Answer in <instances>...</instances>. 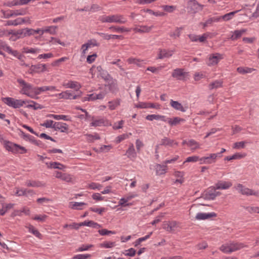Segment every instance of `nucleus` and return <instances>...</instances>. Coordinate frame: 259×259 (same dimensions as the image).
Instances as JSON below:
<instances>
[{
    "label": "nucleus",
    "mask_w": 259,
    "mask_h": 259,
    "mask_svg": "<svg viewBox=\"0 0 259 259\" xmlns=\"http://www.w3.org/2000/svg\"><path fill=\"white\" fill-rule=\"evenodd\" d=\"M99 20L102 23L124 24L127 22L126 18L120 14L103 15L99 17Z\"/></svg>",
    "instance_id": "obj_1"
},
{
    "label": "nucleus",
    "mask_w": 259,
    "mask_h": 259,
    "mask_svg": "<svg viewBox=\"0 0 259 259\" xmlns=\"http://www.w3.org/2000/svg\"><path fill=\"white\" fill-rule=\"evenodd\" d=\"M0 141L2 142L4 141V146L5 148L9 151H11L14 153H19L21 154L25 153L26 152V149L22 146H21L16 144L10 142L9 141H5L3 136L0 134Z\"/></svg>",
    "instance_id": "obj_2"
},
{
    "label": "nucleus",
    "mask_w": 259,
    "mask_h": 259,
    "mask_svg": "<svg viewBox=\"0 0 259 259\" xmlns=\"http://www.w3.org/2000/svg\"><path fill=\"white\" fill-rule=\"evenodd\" d=\"M2 100L8 106L14 108H20L26 104L25 100L15 99L11 97L3 98Z\"/></svg>",
    "instance_id": "obj_3"
},
{
    "label": "nucleus",
    "mask_w": 259,
    "mask_h": 259,
    "mask_svg": "<svg viewBox=\"0 0 259 259\" xmlns=\"http://www.w3.org/2000/svg\"><path fill=\"white\" fill-rule=\"evenodd\" d=\"M17 82L22 87L21 90L20 91L21 94L26 95V96L31 98H35L34 95L29 93V91L32 89L34 91V88L32 87L31 84L27 83L26 81L21 78L18 79Z\"/></svg>",
    "instance_id": "obj_4"
},
{
    "label": "nucleus",
    "mask_w": 259,
    "mask_h": 259,
    "mask_svg": "<svg viewBox=\"0 0 259 259\" xmlns=\"http://www.w3.org/2000/svg\"><path fill=\"white\" fill-rule=\"evenodd\" d=\"M215 186H211L207 189L203 193V197L206 200H214L215 198L221 195V193L217 191Z\"/></svg>",
    "instance_id": "obj_5"
},
{
    "label": "nucleus",
    "mask_w": 259,
    "mask_h": 259,
    "mask_svg": "<svg viewBox=\"0 0 259 259\" xmlns=\"http://www.w3.org/2000/svg\"><path fill=\"white\" fill-rule=\"evenodd\" d=\"M203 8L204 5L198 3L196 0H189L188 2L187 9L192 13L195 14L202 10Z\"/></svg>",
    "instance_id": "obj_6"
},
{
    "label": "nucleus",
    "mask_w": 259,
    "mask_h": 259,
    "mask_svg": "<svg viewBox=\"0 0 259 259\" xmlns=\"http://www.w3.org/2000/svg\"><path fill=\"white\" fill-rule=\"evenodd\" d=\"M178 227L179 223L176 221H165L162 224V228L168 232H174Z\"/></svg>",
    "instance_id": "obj_7"
},
{
    "label": "nucleus",
    "mask_w": 259,
    "mask_h": 259,
    "mask_svg": "<svg viewBox=\"0 0 259 259\" xmlns=\"http://www.w3.org/2000/svg\"><path fill=\"white\" fill-rule=\"evenodd\" d=\"M171 76L177 79L184 80L188 76V73L183 69L177 68L174 70Z\"/></svg>",
    "instance_id": "obj_8"
},
{
    "label": "nucleus",
    "mask_w": 259,
    "mask_h": 259,
    "mask_svg": "<svg viewBox=\"0 0 259 259\" xmlns=\"http://www.w3.org/2000/svg\"><path fill=\"white\" fill-rule=\"evenodd\" d=\"M27 13V11L25 9H21L16 10H11L10 12H4V17L5 18H9L13 16H17L19 15H24Z\"/></svg>",
    "instance_id": "obj_9"
},
{
    "label": "nucleus",
    "mask_w": 259,
    "mask_h": 259,
    "mask_svg": "<svg viewBox=\"0 0 259 259\" xmlns=\"http://www.w3.org/2000/svg\"><path fill=\"white\" fill-rule=\"evenodd\" d=\"M223 58L222 55L219 53L212 54L209 55L207 65L213 66L218 64L219 61Z\"/></svg>",
    "instance_id": "obj_10"
},
{
    "label": "nucleus",
    "mask_w": 259,
    "mask_h": 259,
    "mask_svg": "<svg viewBox=\"0 0 259 259\" xmlns=\"http://www.w3.org/2000/svg\"><path fill=\"white\" fill-rule=\"evenodd\" d=\"M10 34L12 35L10 37V39L12 41H16L17 39L20 38H23L25 37V33H24L23 29L18 30L17 31L10 30L9 31V35Z\"/></svg>",
    "instance_id": "obj_11"
},
{
    "label": "nucleus",
    "mask_w": 259,
    "mask_h": 259,
    "mask_svg": "<svg viewBox=\"0 0 259 259\" xmlns=\"http://www.w3.org/2000/svg\"><path fill=\"white\" fill-rule=\"evenodd\" d=\"M232 186V183L230 181H219L214 185L215 188L217 190H227Z\"/></svg>",
    "instance_id": "obj_12"
},
{
    "label": "nucleus",
    "mask_w": 259,
    "mask_h": 259,
    "mask_svg": "<svg viewBox=\"0 0 259 259\" xmlns=\"http://www.w3.org/2000/svg\"><path fill=\"white\" fill-rule=\"evenodd\" d=\"M99 44L97 42L96 39H91L88 41V42L82 45L81 46V50L82 54L83 55H85L86 53L87 50L91 47H93L95 46H99Z\"/></svg>",
    "instance_id": "obj_13"
},
{
    "label": "nucleus",
    "mask_w": 259,
    "mask_h": 259,
    "mask_svg": "<svg viewBox=\"0 0 259 259\" xmlns=\"http://www.w3.org/2000/svg\"><path fill=\"white\" fill-rule=\"evenodd\" d=\"M47 70V66L45 64H38L37 65H32L29 68L30 73L35 72H44Z\"/></svg>",
    "instance_id": "obj_14"
},
{
    "label": "nucleus",
    "mask_w": 259,
    "mask_h": 259,
    "mask_svg": "<svg viewBox=\"0 0 259 259\" xmlns=\"http://www.w3.org/2000/svg\"><path fill=\"white\" fill-rule=\"evenodd\" d=\"M54 129L55 131H60L61 132H66L68 130V126L66 123L61 122H55Z\"/></svg>",
    "instance_id": "obj_15"
},
{
    "label": "nucleus",
    "mask_w": 259,
    "mask_h": 259,
    "mask_svg": "<svg viewBox=\"0 0 259 259\" xmlns=\"http://www.w3.org/2000/svg\"><path fill=\"white\" fill-rule=\"evenodd\" d=\"M58 95L60 98L65 99H76L80 96V95H74L69 91L63 92Z\"/></svg>",
    "instance_id": "obj_16"
},
{
    "label": "nucleus",
    "mask_w": 259,
    "mask_h": 259,
    "mask_svg": "<svg viewBox=\"0 0 259 259\" xmlns=\"http://www.w3.org/2000/svg\"><path fill=\"white\" fill-rule=\"evenodd\" d=\"M56 87L54 86H44L41 87H36L34 88V95H39L41 92H43L47 91H55L56 90Z\"/></svg>",
    "instance_id": "obj_17"
},
{
    "label": "nucleus",
    "mask_w": 259,
    "mask_h": 259,
    "mask_svg": "<svg viewBox=\"0 0 259 259\" xmlns=\"http://www.w3.org/2000/svg\"><path fill=\"white\" fill-rule=\"evenodd\" d=\"M217 216V214L214 212L211 213H198L195 219L197 220H204L210 219L212 217H215Z\"/></svg>",
    "instance_id": "obj_18"
},
{
    "label": "nucleus",
    "mask_w": 259,
    "mask_h": 259,
    "mask_svg": "<svg viewBox=\"0 0 259 259\" xmlns=\"http://www.w3.org/2000/svg\"><path fill=\"white\" fill-rule=\"evenodd\" d=\"M126 154L127 157L133 160H134L136 158L137 153L134 148L133 144H131L130 145L128 149L126 151Z\"/></svg>",
    "instance_id": "obj_19"
},
{
    "label": "nucleus",
    "mask_w": 259,
    "mask_h": 259,
    "mask_svg": "<svg viewBox=\"0 0 259 259\" xmlns=\"http://www.w3.org/2000/svg\"><path fill=\"white\" fill-rule=\"evenodd\" d=\"M247 30L246 29H242L240 30H236L233 32L232 35L230 37V39L232 40H235L239 38L246 32Z\"/></svg>",
    "instance_id": "obj_20"
},
{
    "label": "nucleus",
    "mask_w": 259,
    "mask_h": 259,
    "mask_svg": "<svg viewBox=\"0 0 259 259\" xmlns=\"http://www.w3.org/2000/svg\"><path fill=\"white\" fill-rule=\"evenodd\" d=\"M173 51H167L166 50H160L158 54V58L160 59H163L164 58H169L171 57L173 54Z\"/></svg>",
    "instance_id": "obj_21"
},
{
    "label": "nucleus",
    "mask_w": 259,
    "mask_h": 259,
    "mask_svg": "<svg viewBox=\"0 0 259 259\" xmlns=\"http://www.w3.org/2000/svg\"><path fill=\"white\" fill-rule=\"evenodd\" d=\"M63 85L67 88L75 89L76 91H78L81 88V85L78 82L74 81H69L64 83Z\"/></svg>",
    "instance_id": "obj_22"
},
{
    "label": "nucleus",
    "mask_w": 259,
    "mask_h": 259,
    "mask_svg": "<svg viewBox=\"0 0 259 259\" xmlns=\"http://www.w3.org/2000/svg\"><path fill=\"white\" fill-rule=\"evenodd\" d=\"M153 27V26L152 25L151 26H140V28L135 27L133 29L134 31L136 32L140 33H148L149 32L152 28Z\"/></svg>",
    "instance_id": "obj_23"
},
{
    "label": "nucleus",
    "mask_w": 259,
    "mask_h": 259,
    "mask_svg": "<svg viewBox=\"0 0 259 259\" xmlns=\"http://www.w3.org/2000/svg\"><path fill=\"white\" fill-rule=\"evenodd\" d=\"M6 51L9 54L17 57L19 60H21L24 57L23 55L20 54L17 51L13 50L10 47H6Z\"/></svg>",
    "instance_id": "obj_24"
},
{
    "label": "nucleus",
    "mask_w": 259,
    "mask_h": 259,
    "mask_svg": "<svg viewBox=\"0 0 259 259\" xmlns=\"http://www.w3.org/2000/svg\"><path fill=\"white\" fill-rule=\"evenodd\" d=\"M46 164L47 165L48 167L49 168L63 169L66 167L65 165L57 162H50L49 163H46Z\"/></svg>",
    "instance_id": "obj_25"
},
{
    "label": "nucleus",
    "mask_w": 259,
    "mask_h": 259,
    "mask_svg": "<svg viewBox=\"0 0 259 259\" xmlns=\"http://www.w3.org/2000/svg\"><path fill=\"white\" fill-rule=\"evenodd\" d=\"M175 144L176 145H178V143L177 142H174V141L172 140H171L168 138L164 137L162 139H161L160 142V145L163 146H172L173 145Z\"/></svg>",
    "instance_id": "obj_26"
},
{
    "label": "nucleus",
    "mask_w": 259,
    "mask_h": 259,
    "mask_svg": "<svg viewBox=\"0 0 259 259\" xmlns=\"http://www.w3.org/2000/svg\"><path fill=\"white\" fill-rule=\"evenodd\" d=\"M167 166L157 164L155 165L156 172L157 175L164 174L166 171Z\"/></svg>",
    "instance_id": "obj_27"
},
{
    "label": "nucleus",
    "mask_w": 259,
    "mask_h": 259,
    "mask_svg": "<svg viewBox=\"0 0 259 259\" xmlns=\"http://www.w3.org/2000/svg\"><path fill=\"white\" fill-rule=\"evenodd\" d=\"M170 104L171 106L175 109L180 110L182 112H185V109L183 107L182 105L178 101H175L172 100H170Z\"/></svg>",
    "instance_id": "obj_28"
},
{
    "label": "nucleus",
    "mask_w": 259,
    "mask_h": 259,
    "mask_svg": "<svg viewBox=\"0 0 259 259\" xmlns=\"http://www.w3.org/2000/svg\"><path fill=\"white\" fill-rule=\"evenodd\" d=\"M121 100L116 99L114 100L108 102V107L111 110H115L120 104Z\"/></svg>",
    "instance_id": "obj_29"
},
{
    "label": "nucleus",
    "mask_w": 259,
    "mask_h": 259,
    "mask_svg": "<svg viewBox=\"0 0 259 259\" xmlns=\"http://www.w3.org/2000/svg\"><path fill=\"white\" fill-rule=\"evenodd\" d=\"M230 245L231 249H233V252L246 247V245L239 242H232L230 243Z\"/></svg>",
    "instance_id": "obj_30"
},
{
    "label": "nucleus",
    "mask_w": 259,
    "mask_h": 259,
    "mask_svg": "<svg viewBox=\"0 0 259 259\" xmlns=\"http://www.w3.org/2000/svg\"><path fill=\"white\" fill-rule=\"evenodd\" d=\"M82 226L91 227L94 228H99L101 227V226L99 224L92 221H84L80 223V227Z\"/></svg>",
    "instance_id": "obj_31"
},
{
    "label": "nucleus",
    "mask_w": 259,
    "mask_h": 259,
    "mask_svg": "<svg viewBox=\"0 0 259 259\" xmlns=\"http://www.w3.org/2000/svg\"><path fill=\"white\" fill-rule=\"evenodd\" d=\"M188 146L191 147V150L193 151L200 148L199 143L193 139L188 141Z\"/></svg>",
    "instance_id": "obj_32"
},
{
    "label": "nucleus",
    "mask_w": 259,
    "mask_h": 259,
    "mask_svg": "<svg viewBox=\"0 0 259 259\" xmlns=\"http://www.w3.org/2000/svg\"><path fill=\"white\" fill-rule=\"evenodd\" d=\"M253 70H254V69L249 68V67H239L237 68V72L242 74H246V73H250Z\"/></svg>",
    "instance_id": "obj_33"
},
{
    "label": "nucleus",
    "mask_w": 259,
    "mask_h": 259,
    "mask_svg": "<svg viewBox=\"0 0 259 259\" xmlns=\"http://www.w3.org/2000/svg\"><path fill=\"white\" fill-rule=\"evenodd\" d=\"M184 119L178 117L171 119L170 118H167V122L171 126L176 125L178 124L181 121H184Z\"/></svg>",
    "instance_id": "obj_34"
},
{
    "label": "nucleus",
    "mask_w": 259,
    "mask_h": 259,
    "mask_svg": "<svg viewBox=\"0 0 259 259\" xmlns=\"http://www.w3.org/2000/svg\"><path fill=\"white\" fill-rule=\"evenodd\" d=\"M222 84L223 81L221 80H217L209 84V88L210 90L218 89L219 88L222 87Z\"/></svg>",
    "instance_id": "obj_35"
},
{
    "label": "nucleus",
    "mask_w": 259,
    "mask_h": 259,
    "mask_svg": "<svg viewBox=\"0 0 259 259\" xmlns=\"http://www.w3.org/2000/svg\"><path fill=\"white\" fill-rule=\"evenodd\" d=\"M25 101H26V103H30V104H28V105H27L26 106V107H28V108H33L35 110H36V109H42L43 108V107L42 106H41L39 104L36 103V102H34L33 101H31V100L27 101V100H26Z\"/></svg>",
    "instance_id": "obj_36"
},
{
    "label": "nucleus",
    "mask_w": 259,
    "mask_h": 259,
    "mask_svg": "<svg viewBox=\"0 0 259 259\" xmlns=\"http://www.w3.org/2000/svg\"><path fill=\"white\" fill-rule=\"evenodd\" d=\"M26 185L28 187H39L44 186V185L39 181H27L26 182Z\"/></svg>",
    "instance_id": "obj_37"
},
{
    "label": "nucleus",
    "mask_w": 259,
    "mask_h": 259,
    "mask_svg": "<svg viewBox=\"0 0 259 259\" xmlns=\"http://www.w3.org/2000/svg\"><path fill=\"white\" fill-rule=\"evenodd\" d=\"M87 205L86 203L84 202H70V207L73 209H81V207Z\"/></svg>",
    "instance_id": "obj_38"
},
{
    "label": "nucleus",
    "mask_w": 259,
    "mask_h": 259,
    "mask_svg": "<svg viewBox=\"0 0 259 259\" xmlns=\"http://www.w3.org/2000/svg\"><path fill=\"white\" fill-rule=\"evenodd\" d=\"M239 11V10L235 11L234 12H231L229 13H227L223 16H222V19H223L224 21H229L232 19V18L234 17L235 14L238 13Z\"/></svg>",
    "instance_id": "obj_39"
},
{
    "label": "nucleus",
    "mask_w": 259,
    "mask_h": 259,
    "mask_svg": "<svg viewBox=\"0 0 259 259\" xmlns=\"http://www.w3.org/2000/svg\"><path fill=\"white\" fill-rule=\"evenodd\" d=\"M104 124V120L103 118H99L97 119H93L92 122L90 123L91 126H99Z\"/></svg>",
    "instance_id": "obj_40"
},
{
    "label": "nucleus",
    "mask_w": 259,
    "mask_h": 259,
    "mask_svg": "<svg viewBox=\"0 0 259 259\" xmlns=\"http://www.w3.org/2000/svg\"><path fill=\"white\" fill-rule=\"evenodd\" d=\"M242 195H245L247 196L249 195H254L259 196V191L254 192L253 190L250 189L248 188H245V190Z\"/></svg>",
    "instance_id": "obj_41"
},
{
    "label": "nucleus",
    "mask_w": 259,
    "mask_h": 259,
    "mask_svg": "<svg viewBox=\"0 0 259 259\" xmlns=\"http://www.w3.org/2000/svg\"><path fill=\"white\" fill-rule=\"evenodd\" d=\"M220 249L224 253H231L233 252V249H231L230 244L222 245Z\"/></svg>",
    "instance_id": "obj_42"
},
{
    "label": "nucleus",
    "mask_w": 259,
    "mask_h": 259,
    "mask_svg": "<svg viewBox=\"0 0 259 259\" xmlns=\"http://www.w3.org/2000/svg\"><path fill=\"white\" fill-rule=\"evenodd\" d=\"M14 206L13 204L9 203L3 206L2 209H0V214L1 215H4L6 211L11 208H12Z\"/></svg>",
    "instance_id": "obj_43"
},
{
    "label": "nucleus",
    "mask_w": 259,
    "mask_h": 259,
    "mask_svg": "<svg viewBox=\"0 0 259 259\" xmlns=\"http://www.w3.org/2000/svg\"><path fill=\"white\" fill-rule=\"evenodd\" d=\"M19 135L21 137H22L24 140H28L32 143L33 141L34 140V137H33L32 136H31L29 135L26 134L25 133H24L21 130H20Z\"/></svg>",
    "instance_id": "obj_44"
},
{
    "label": "nucleus",
    "mask_w": 259,
    "mask_h": 259,
    "mask_svg": "<svg viewBox=\"0 0 259 259\" xmlns=\"http://www.w3.org/2000/svg\"><path fill=\"white\" fill-rule=\"evenodd\" d=\"M181 28H177L174 31L169 33V36L174 38L179 37L181 34Z\"/></svg>",
    "instance_id": "obj_45"
},
{
    "label": "nucleus",
    "mask_w": 259,
    "mask_h": 259,
    "mask_svg": "<svg viewBox=\"0 0 259 259\" xmlns=\"http://www.w3.org/2000/svg\"><path fill=\"white\" fill-rule=\"evenodd\" d=\"M61 180L68 183H71L73 181V177L70 174H63Z\"/></svg>",
    "instance_id": "obj_46"
},
{
    "label": "nucleus",
    "mask_w": 259,
    "mask_h": 259,
    "mask_svg": "<svg viewBox=\"0 0 259 259\" xmlns=\"http://www.w3.org/2000/svg\"><path fill=\"white\" fill-rule=\"evenodd\" d=\"M28 229L29 231L34 235L36 237L40 238V233L37 230H36L33 226L30 225L28 227Z\"/></svg>",
    "instance_id": "obj_47"
},
{
    "label": "nucleus",
    "mask_w": 259,
    "mask_h": 259,
    "mask_svg": "<svg viewBox=\"0 0 259 259\" xmlns=\"http://www.w3.org/2000/svg\"><path fill=\"white\" fill-rule=\"evenodd\" d=\"M57 26H49L44 29V33L45 32H49L51 34H55L56 33V30L57 29Z\"/></svg>",
    "instance_id": "obj_48"
},
{
    "label": "nucleus",
    "mask_w": 259,
    "mask_h": 259,
    "mask_svg": "<svg viewBox=\"0 0 259 259\" xmlns=\"http://www.w3.org/2000/svg\"><path fill=\"white\" fill-rule=\"evenodd\" d=\"M128 201V199H125V198H122L120 199L118 202V205L121 206H126L131 205V203H127Z\"/></svg>",
    "instance_id": "obj_49"
},
{
    "label": "nucleus",
    "mask_w": 259,
    "mask_h": 259,
    "mask_svg": "<svg viewBox=\"0 0 259 259\" xmlns=\"http://www.w3.org/2000/svg\"><path fill=\"white\" fill-rule=\"evenodd\" d=\"M162 8L164 11L168 13H172L176 9V7L174 6L163 5Z\"/></svg>",
    "instance_id": "obj_50"
},
{
    "label": "nucleus",
    "mask_w": 259,
    "mask_h": 259,
    "mask_svg": "<svg viewBox=\"0 0 259 259\" xmlns=\"http://www.w3.org/2000/svg\"><path fill=\"white\" fill-rule=\"evenodd\" d=\"M55 122L52 120H46L44 123L41 124V125L45 126L46 128H54V123Z\"/></svg>",
    "instance_id": "obj_51"
},
{
    "label": "nucleus",
    "mask_w": 259,
    "mask_h": 259,
    "mask_svg": "<svg viewBox=\"0 0 259 259\" xmlns=\"http://www.w3.org/2000/svg\"><path fill=\"white\" fill-rule=\"evenodd\" d=\"M110 29L113 30L115 31L118 32H123L124 31L128 32L129 31V30L127 28H125L124 27H115V26H111L109 28Z\"/></svg>",
    "instance_id": "obj_52"
},
{
    "label": "nucleus",
    "mask_w": 259,
    "mask_h": 259,
    "mask_svg": "<svg viewBox=\"0 0 259 259\" xmlns=\"http://www.w3.org/2000/svg\"><path fill=\"white\" fill-rule=\"evenodd\" d=\"M40 50L37 48H25L24 52L25 53L37 54Z\"/></svg>",
    "instance_id": "obj_53"
},
{
    "label": "nucleus",
    "mask_w": 259,
    "mask_h": 259,
    "mask_svg": "<svg viewBox=\"0 0 259 259\" xmlns=\"http://www.w3.org/2000/svg\"><path fill=\"white\" fill-rule=\"evenodd\" d=\"M199 157L197 156H192L187 158L184 163L186 162H194L198 161Z\"/></svg>",
    "instance_id": "obj_54"
},
{
    "label": "nucleus",
    "mask_w": 259,
    "mask_h": 259,
    "mask_svg": "<svg viewBox=\"0 0 259 259\" xmlns=\"http://www.w3.org/2000/svg\"><path fill=\"white\" fill-rule=\"evenodd\" d=\"M245 209L251 213H259V207H258L248 206L246 207Z\"/></svg>",
    "instance_id": "obj_55"
},
{
    "label": "nucleus",
    "mask_w": 259,
    "mask_h": 259,
    "mask_svg": "<svg viewBox=\"0 0 259 259\" xmlns=\"http://www.w3.org/2000/svg\"><path fill=\"white\" fill-rule=\"evenodd\" d=\"M24 33H25V37L27 36H30L34 35L35 34V30L30 28H25L23 29Z\"/></svg>",
    "instance_id": "obj_56"
},
{
    "label": "nucleus",
    "mask_w": 259,
    "mask_h": 259,
    "mask_svg": "<svg viewBox=\"0 0 259 259\" xmlns=\"http://www.w3.org/2000/svg\"><path fill=\"white\" fill-rule=\"evenodd\" d=\"M245 142L241 141L239 142H236L234 144L233 148L234 149H240L243 148L245 147Z\"/></svg>",
    "instance_id": "obj_57"
},
{
    "label": "nucleus",
    "mask_w": 259,
    "mask_h": 259,
    "mask_svg": "<svg viewBox=\"0 0 259 259\" xmlns=\"http://www.w3.org/2000/svg\"><path fill=\"white\" fill-rule=\"evenodd\" d=\"M160 117H160V115L151 114V115H148L146 117V119L147 120H148L150 121H152L154 119L159 120V119H160Z\"/></svg>",
    "instance_id": "obj_58"
},
{
    "label": "nucleus",
    "mask_w": 259,
    "mask_h": 259,
    "mask_svg": "<svg viewBox=\"0 0 259 259\" xmlns=\"http://www.w3.org/2000/svg\"><path fill=\"white\" fill-rule=\"evenodd\" d=\"M6 25H8V26H11V25L17 26V25H20L19 18H18L14 20H8L7 22Z\"/></svg>",
    "instance_id": "obj_59"
},
{
    "label": "nucleus",
    "mask_w": 259,
    "mask_h": 259,
    "mask_svg": "<svg viewBox=\"0 0 259 259\" xmlns=\"http://www.w3.org/2000/svg\"><path fill=\"white\" fill-rule=\"evenodd\" d=\"M98 232L99 233L102 235V236H104V235H108L109 234H114L115 233V232L114 231H108L106 229H102V230H99L98 231Z\"/></svg>",
    "instance_id": "obj_60"
},
{
    "label": "nucleus",
    "mask_w": 259,
    "mask_h": 259,
    "mask_svg": "<svg viewBox=\"0 0 259 259\" xmlns=\"http://www.w3.org/2000/svg\"><path fill=\"white\" fill-rule=\"evenodd\" d=\"M91 257L90 254H77L74 255L71 259H87L88 258H90Z\"/></svg>",
    "instance_id": "obj_61"
},
{
    "label": "nucleus",
    "mask_w": 259,
    "mask_h": 259,
    "mask_svg": "<svg viewBox=\"0 0 259 259\" xmlns=\"http://www.w3.org/2000/svg\"><path fill=\"white\" fill-rule=\"evenodd\" d=\"M96 100V93L91 94L90 95H88L86 97L83 98V101H94Z\"/></svg>",
    "instance_id": "obj_62"
},
{
    "label": "nucleus",
    "mask_w": 259,
    "mask_h": 259,
    "mask_svg": "<svg viewBox=\"0 0 259 259\" xmlns=\"http://www.w3.org/2000/svg\"><path fill=\"white\" fill-rule=\"evenodd\" d=\"M89 187L91 189H98L100 190L101 188L102 187V186L99 184L96 183H92L89 184Z\"/></svg>",
    "instance_id": "obj_63"
},
{
    "label": "nucleus",
    "mask_w": 259,
    "mask_h": 259,
    "mask_svg": "<svg viewBox=\"0 0 259 259\" xmlns=\"http://www.w3.org/2000/svg\"><path fill=\"white\" fill-rule=\"evenodd\" d=\"M115 245V242H105L101 244V246L102 247L109 248H112Z\"/></svg>",
    "instance_id": "obj_64"
}]
</instances>
